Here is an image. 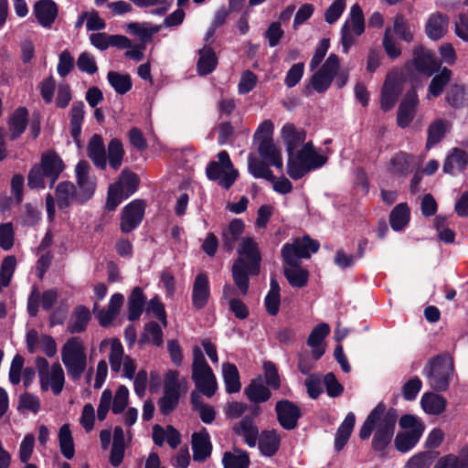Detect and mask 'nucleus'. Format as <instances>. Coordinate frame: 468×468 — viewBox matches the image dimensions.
I'll return each mask as SVG.
<instances>
[{"instance_id": "19", "label": "nucleus", "mask_w": 468, "mask_h": 468, "mask_svg": "<svg viewBox=\"0 0 468 468\" xmlns=\"http://www.w3.org/2000/svg\"><path fill=\"white\" fill-rule=\"evenodd\" d=\"M191 445L195 462H203L210 456L212 444L210 436L206 429L192 434Z\"/></svg>"}, {"instance_id": "3", "label": "nucleus", "mask_w": 468, "mask_h": 468, "mask_svg": "<svg viewBox=\"0 0 468 468\" xmlns=\"http://www.w3.org/2000/svg\"><path fill=\"white\" fill-rule=\"evenodd\" d=\"M327 162V156L316 149L312 142H307L287 159V174L297 180L312 170L322 167Z\"/></svg>"}, {"instance_id": "36", "label": "nucleus", "mask_w": 468, "mask_h": 468, "mask_svg": "<svg viewBox=\"0 0 468 468\" xmlns=\"http://www.w3.org/2000/svg\"><path fill=\"white\" fill-rule=\"evenodd\" d=\"M423 410L431 415H439L445 410L446 399L434 393H425L420 399Z\"/></svg>"}, {"instance_id": "4", "label": "nucleus", "mask_w": 468, "mask_h": 468, "mask_svg": "<svg viewBox=\"0 0 468 468\" xmlns=\"http://www.w3.org/2000/svg\"><path fill=\"white\" fill-rule=\"evenodd\" d=\"M61 361L69 377L79 380L87 368V354L83 341L72 336L66 340L60 351Z\"/></svg>"}, {"instance_id": "26", "label": "nucleus", "mask_w": 468, "mask_h": 468, "mask_svg": "<svg viewBox=\"0 0 468 468\" xmlns=\"http://www.w3.org/2000/svg\"><path fill=\"white\" fill-rule=\"evenodd\" d=\"M330 326L322 323L316 325L311 332L307 345L313 348L312 355L315 360L319 359L324 353V348L322 346L324 339L329 335Z\"/></svg>"}, {"instance_id": "5", "label": "nucleus", "mask_w": 468, "mask_h": 468, "mask_svg": "<svg viewBox=\"0 0 468 468\" xmlns=\"http://www.w3.org/2000/svg\"><path fill=\"white\" fill-rule=\"evenodd\" d=\"M192 379L197 389L208 398L218 389L216 376L198 346L193 347Z\"/></svg>"}, {"instance_id": "53", "label": "nucleus", "mask_w": 468, "mask_h": 468, "mask_svg": "<svg viewBox=\"0 0 468 468\" xmlns=\"http://www.w3.org/2000/svg\"><path fill=\"white\" fill-rule=\"evenodd\" d=\"M410 220V210L406 204L397 205L390 213L389 221L391 228L398 231L402 229Z\"/></svg>"}, {"instance_id": "11", "label": "nucleus", "mask_w": 468, "mask_h": 468, "mask_svg": "<svg viewBox=\"0 0 468 468\" xmlns=\"http://www.w3.org/2000/svg\"><path fill=\"white\" fill-rule=\"evenodd\" d=\"M320 248L317 240L305 235L302 238L292 239L291 243H285L281 250L284 262H300L301 259H309L313 253H315Z\"/></svg>"}, {"instance_id": "64", "label": "nucleus", "mask_w": 468, "mask_h": 468, "mask_svg": "<svg viewBox=\"0 0 468 468\" xmlns=\"http://www.w3.org/2000/svg\"><path fill=\"white\" fill-rule=\"evenodd\" d=\"M433 461L431 452H420L412 456L406 463V468H429Z\"/></svg>"}, {"instance_id": "30", "label": "nucleus", "mask_w": 468, "mask_h": 468, "mask_svg": "<svg viewBox=\"0 0 468 468\" xmlns=\"http://www.w3.org/2000/svg\"><path fill=\"white\" fill-rule=\"evenodd\" d=\"M259 449L265 456H272L280 447L281 436L275 430L264 431L259 437Z\"/></svg>"}, {"instance_id": "55", "label": "nucleus", "mask_w": 468, "mask_h": 468, "mask_svg": "<svg viewBox=\"0 0 468 468\" xmlns=\"http://www.w3.org/2000/svg\"><path fill=\"white\" fill-rule=\"evenodd\" d=\"M114 185H118V188L129 197L137 190L139 178L134 173L124 170Z\"/></svg>"}, {"instance_id": "60", "label": "nucleus", "mask_w": 468, "mask_h": 468, "mask_svg": "<svg viewBox=\"0 0 468 468\" xmlns=\"http://www.w3.org/2000/svg\"><path fill=\"white\" fill-rule=\"evenodd\" d=\"M40 405L37 396L31 393H24L18 400V410L37 414L40 410Z\"/></svg>"}, {"instance_id": "61", "label": "nucleus", "mask_w": 468, "mask_h": 468, "mask_svg": "<svg viewBox=\"0 0 468 468\" xmlns=\"http://www.w3.org/2000/svg\"><path fill=\"white\" fill-rule=\"evenodd\" d=\"M128 31L140 37L143 42H148L152 39L154 34L157 33V27H148L144 24L131 23L127 26Z\"/></svg>"}, {"instance_id": "12", "label": "nucleus", "mask_w": 468, "mask_h": 468, "mask_svg": "<svg viewBox=\"0 0 468 468\" xmlns=\"http://www.w3.org/2000/svg\"><path fill=\"white\" fill-rule=\"evenodd\" d=\"M90 165L86 161H80L75 167L77 182V203L83 204L90 200L96 190V177L90 174Z\"/></svg>"}, {"instance_id": "2", "label": "nucleus", "mask_w": 468, "mask_h": 468, "mask_svg": "<svg viewBox=\"0 0 468 468\" xmlns=\"http://www.w3.org/2000/svg\"><path fill=\"white\" fill-rule=\"evenodd\" d=\"M239 257L232 266V277L241 294L249 291V276L256 275L260 271L261 254L258 245L250 237H243L237 249Z\"/></svg>"}, {"instance_id": "21", "label": "nucleus", "mask_w": 468, "mask_h": 468, "mask_svg": "<svg viewBox=\"0 0 468 468\" xmlns=\"http://www.w3.org/2000/svg\"><path fill=\"white\" fill-rule=\"evenodd\" d=\"M449 17L440 12L430 15L425 24V33L431 40L441 39L447 32Z\"/></svg>"}, {"instance_id": "44", "label": "nucleus", "mask_w": 468, "mask_h": 468, "mask_svg": "<svg viewBox=\"0 0 468 468\" xmlns=\"http://www.w3.org/2000/svg\"><path fill=\"white\" fill-rule=\"evenodd\" d=\"M244 228V222L241 219L236 218L233 219L227 229L223 231L222 239L228 250H233L234 244L243 233Z\"/></svg>"}, {"instance_id": "39", "label": "nucleus", "mask_w": 468, "mask_h": 468, "mask_svg": "<svg viewBox=\"0 0 468 468\" xmlns=\"http://www.w3.org/2000/svg\"><path fill=\"white\" fill-rule=\"evenodd\" d=\"M222 375L226 391L229 394L237 393L241 388L239 374L235 365L224 363L222 365Z\"/></svg>"}, {"instance_id": "17", "label": "nucleus", "mask_w": 468, "mask_h": 468, "mask_svg": "<svg viewBox=\"0 0 468 468\" xmlns=\"http://www.w3.org/2000/svg\"><path fill=\"white\" fill-rule=\"evenodd\" d=\"M281 137L285 145L288 157L305 144L306 132L293 123L287 122L281 129Z\"/></svg>"}, {"instance_id": "18", "label": "nucleus", "mask_w": 468, "mask_h": 468, "mask_svg": "<svg viewBox=\"0 0 468 468\" xmlns=\"http://www.w3.org/2000/svg\"><path fill=\"white\" fill-rule=\"evenodd\" d=\"M418 104L419 98L416 91L411 90L408 92L398 109L397 122L399 127L406 128L410 124L414 119Z\"/></svg>"}, {"instance_id": "47", "label": "nucleus", "mask_w": 468, "mask_h": 468, "mask_svg": "<svg viewBox=\"0 0 468 468\" xmlns=\"http://www.w3.org/2000/svg\"><path fill=\"white\" fill-rule=\"evenodd\" d=\"M83 118L84 103L82 101L74 102L70 111V133L77 143L81 133Z\"/></svg>"}, {"instance_id": "15", "label": "nucleus", "mask_w": 468, "mask_h": 468, "mask_svg": "<svg viewBox=\"0 0 468 468\" xmlns=\"http://www.w3.org/2000/svg\"><path fill=\"white\" fill-rule=\"evenodd\" d=\"M145 205L144 201L135 199L126 205L122 211L120 229L122 233H130L143 220Z\"/></svg>"}, {"instance_id": "33", "label": "nucleus", "mask_w": 468, "mask_h": 468, "mask_svg": "<svg viewBox=\"0 0 468 468\" xmlns=\"http://www.w3.org/2000/svg\"><path fill=\"white\" fill-rule=\"evenodd\" d=\"M76 186L68 181L60 182L56 187V199L59 208H66L75 201L77 202Z\"/></svg>"}, {"instance_id": "23", "label": "nucleus", "mask_w": 468, "mask_h": 468, "mask_svg": "<svg viewBox=\"0 0 468 468\" xmlns=\"http://www.w3.org/2000/svg\"><path fill=\"white\" fill-rule=\"evenodd\" d=\"M401 91V83L397 79L388 76L381 91V109L383 111L392 109Z\"/></svg>"}, {"instance_id": "54", "label": "nucleus", "mask_w": 468, "mask_h": 468, "mask_svg": "<svg viewBox=\"0 0 468 468\" xmlns=\"http://www.w3.org/2000/svg\"><path fill=\"white\" fill-rule=\"evenodd\" d=\"M264 303L269 314L276 315L278 314L280 307V286L274 278L271 279L270 291L265 297Z\"/></svg>"}, {"instance_id": "28", "label": "nucleus", "mask_w": 468, "mask_h": 468, "mask_svg": "<svg viewBox=\"0 0 468 468\" xmlns=\"http://www.w3.org/2000/svg\"><path fill=\"white\" fill-rule=\"evenodd\" d=\"M467 163L466 153L462 149L453 148L444 161L443 171L452 176L457 175L465 169Z\"/></svg>"}, {"instance_id": "20", "label": "nucleus", "mask_w": 468, "mask_h": 468, "mask_svg": "<svg viewBox=\"0 0 468 468\" xmlns=\"http://www.w3.org/2000/svg\"><path fill=\"white\" fill-rule=\"evenodd\" d=\"M258 152L260 156L268 165L275 166L282 170L283 162L281 149L274 144L272 138L261 139L259 142Z\"/></svg>"}, {"instance_id": "29", "label": "nucleus", "mask_w": 468, "mask_h": 468, "mask_svg": "<svg viewBox=\"0 0 468 468\" xmlns=\"http://www.w3.org/2000/svg\"><path fill=\"white\" fill-rule=\"evenodd\" d=\"M45 176L50 179L52 186L63 170V164L59 156L54 153H47L42 155L41 166Z\"/></svg>"}, {"instance_id": "22", "label": "nucleus", "mask_w": 468, "mask_h": 468, "mask_svg": "<svg viewBox=\"0 0 468 468\" xmlns=\"http://www.w3.org/2000/svg\"><path fill=\"white\" fill-rule=\"evenodd\" d=\"M34 15L43 27H50L58 16V6L51 0H39L34 5Z\"/></svg>"}, {"instance_id": "46", "label": "nucleus", "mask_w": 468, "mask_h": 468, "mask_svg": "<svg viewBox=\"0 0 468 468\" xmlns=\"http://www.w3.org/2000/svg\"><path fill=\"white\" fill-rule=\"evenodd\" d=\"M144 296L139 287H135L128 300V318L131 321L137 320L143 313Z\"/></svg>"}, {"instance_id": "43", "label": "nucleus", "mask_w": 468, "mask_h": 468, "mask_svg": "<svg viewBox=\"0 0 468 468\" xmlns=\"http://www.w3.org/2000/svg\"><path fill=\"white\" fill-rule=\"evenodd\" d=\"M413 167V157L406 153L397 154L389 163L388 170L395 176H404Z\"/></svg>"}, {"instance_id": "14", "label": "nucleus", "mask_w": 468, "mask_h": 468, "mask_svg": "<svg viewBox=\"0 0 468 468\" xmlns=\"http://www.w3.org/2000/svg\"><path fill=\"white\" fill-rule=\"evenodd\" d=\"M412 55V64L420 73L430 77L441 68L434 53L420 45L414 47Z\"/></svg>"}, {"instance_id": "34", "label": "nucleus", "mask_w": 468, "mask_h": 468, "mask_svg": "<svg viewBox=\"0 0 468 468\" xmlns=\"http://www.w3.org/2000/svg\"><path fill=\"white\" fill-rule=\"evenodd\" d=\"M452 75L451 69L447 68L441 69L440 72L432 78L428 87L426 98L431 100L439 97L442 93L445 86L450 82Z\"/></svg>"}, {"instance_id": "25", "label": "nucleus", "mask_w": 468, "mask_h": 468, "mask_svg": "<svg viewBox=\"0 0 468 468\" xmlns=\"http://www.w3.org/2000/svg\"><path fill=\"white\" fill-rule=\"evenodd\" d=\"M209 295L208 278L206 274L199 273L193 284L192 303L195 308H203L207 304Z\"/></svg>"}, {"instance_id": "8", "label": "nucleus", "mask_w": 468, "mask_h": 468, "mask_svg": "<svg viewBox=\"0 0 468 468\" xmlns=\"http://www.w3.org/2000/svg\"><path fill=\"white\" fill-rule=\"evenodd\" d=\"M365 31V20L361 7L355 4L340 30L342 51L347 54L356 38Z\"/></svg>"}, {"instance_id": "31", "label": "nucleus", "mask_w": 468, "mask_h": 468, "mask_svg": "<svg viewBox=\"0 0 468 468\" xmlns=\"http://www.w3.org/2000/svg\"><path fill=\"white\" fill-rule=\"evenodd\" d=\"M90 319V314L88 308L80 305L77 306L68 323V332L70 334H77L83 332Z\"/></svg>"}, {"instance_id": "7", "label": "nucleus", "mask_w": 468, "mask_h": 468, "mask_svg": "<svg viewBox=\"0 0 468 468\" xmlns=\"http://www.w3.org/2000/svg\"><path fill=\"white\" fill-rule=\"evenodd\" d=\"M399 423L405 431L397 434L395 446L398 451L407 452L420 441L425 427L417 417L411 414L403 415Z\"/></svg>"}, {"instance_id": "37", "label": "nucleus", "mask_w": 468, "mask_h": 468, "mask_svg": "<svg viewBox=\"0 0 468 468\" xmlns=\"http://www.w3.org/2000/svg\"><path fill=\"white\" fill-rule=\"evenodd\" d=\"M27 110L21 107L18 108L10 117L8 129L11 140L16 139L24 133L27 127Z\"/></svg>"}, {"instance_id": "50", "label": "nucleus", "mask_w": 468, "mask_h": 468, "mask_svg": "<svg viewBox=\"0 0 468 468\" xmlns=\"http://www.w3.org/2000/svg\"><path fill=\"white\" fill-rule=\"evenodd\" d=\"M222 463L224 468H248L250 459L247 452L234 449L233 452H229L224 454Z\"/></svg>"}, {"instance_id": "49", "label": "nucleus", "mask_w": 468, "mask_h": 468, "mask_svg": "<svg viewBox=\"0 0 468 468\" xmlns=\"http://www.w3.org/2000/svg\"><path fill=\"white\" fill-rule=\"evenodd\" d=\"M268 163L258 160L253 154L248 157V169L249 172L255 178H263L266 180H274L272 171L269 168Z\"/></svg>"}, {"instance_id": "48", "label": "nucleus", "mask_w": 468, "mask_h": 468, "mask_svg": "<svg viewBox=\"0 0 468 468\" xmlns=\"http://www.w3.org/2000/svg\"><path fill=\"white\" fill-rule=\"evenodd\" d=\"M217 65V57L212 48L205 47L199 50L197 71L200 75L211 73Z\"/></svg>"}, {"instance_id": "38", "label": "nucleus", "mask_w": 468, "mask_h": 468, "mask_svg": "<svg viewBox=\"0 0 468 468\" xmlns=\"http://www.w3.org/2000/svg\"><path fill=\"white\" fill-rule=\"evenodd\" d=\"M433 468H468V447L463 448L457 455L447 454L441 457Z\"/></svg>"}, {"instance_id": "41", "label": "nucleus", "mask_w": 468, "mask_h": 468, "mask_svg": "<svg viewBox=\"0 0 468 468\" xmlns=\"http://www.w3.org/2000/svg\"><path fill=\"white\" fill-rule=\"evenodd\" d=\"M188 390V381L186 378H179V372L169 370L165 374L164 391L169 393H186Z\"/></svg>"}, {"instance_id": "1", "label": "nucleus", "mask_w": 468, "mask_h": 468, "mask_svg": "<svg viewBox=\"0 0 468 468\" xmlns=\"http://www.w3.org/2000/svg\"><path fill=\"white\" fill-rule=\"evenodd\" d=\"M398 414L396 410H387L384 403H378L368 414L359 431V437L367 440L374 432L372 448L383 452L390 443L394 432Z\"/></svg>"}, {"instance_id": "35", "label": "nucleus", "mask_w": 468, "mask_h": 468, "mask_svg": "<svg viewBox=\"0 0 468 468\" xmlns=\"http://www.w3.org/2000/svg\"><path fill=\"white\" fill-rule=\"evenodd\" d=\"M355 421V414L353 412H349L337 429L335 439V448L336 451H341L347 442L353 431Z\"/></svg>"}, {"instance_id": "32", "label": "nucleus", "mask_w": 468, "mask_h": 468, "mask_svg": "<svg viewBox=\"0 0 468 468\" xmlns=\"http://www.w3.org/2000/svg\"><path fill=\"white\" fill-rule=\"evenodd\" d=\"M244 393L250 401L256 403L265 402L271 396V390L262 383L260 378L253 379L250 385L245 388Z\"/></svg>"}, {"instance_id": "58", "label": "nucleus", "mask_w": 468, "mask_h": 468, "mask_svg": "<svg viewBox=\"0 0 468 468\" xmlns=\"http://www.w3.org/2000/svg\"><path fill=\"white\" fill-rule=\"evenodd\" d=\"M111 350L109 354V362L111 365V368L114 372H120L122 369V365L126 356L124 355L123 346L121 344L120 340L117 338H112L110 341Z\"/></svg>"}, {"instance_id": "6", "label": "nucleus", "mask_w": 468, "mask_h": 468, "mask_svg": "<svg viewBox=\"0 0 468 468\" xmlns=\"http://www.w3.org/2000/svg\"><path fill=\"white\" fill-rule=\"evenodd\" d=\"M35 365L41 391L46 392L50 389L54 395H59L65 385V373L61 365L55 362L49 366L48 361L42 356L36 357Z\"/></svg>"}, {"instance_id": "10", "label": "nucleus", "mask_w": 468, "mask_h": 468, "mask_svg": "<svg viewBox=\"0 0 468 468\" xmlns=\"http://www.w3.org/2000/svg\"><path fill=\"white\" fill-rule=\"evenodd\" d=\"M423 374L433 389L444 390L453 374L452 361L449 357H437L424 367Z\"/></svg>"}, {"instance_id": "51", "label": "nucleus", "mask_w": 468, "mask_h": 468, "mask_svg": "<svg viewBox=\"0 0 468 468\" xmlns=\"http://www.w3.org/2000/svg\"><path fill=\"white\" fill-rule=\"evenodd\" d=\"M124 156V149L120 140L114 138L110 141L107 146V156L110 166L118 170L122 164Z\"/></svg>"}, {"instance_id": "42", "label": "nucleus", "mask_w": 468, "mask_h": 468, "mask_svg": "<svg viewBox=\"0 0 468 468\" xmlns=\"http://www.w3.org/2000/svg\"><path fill=\"white\" fill-rule=\"evenodd\" d=\"M58 445L61 454L66 459H72L75 454V447L72 433L69 424H63L58 434Z\"/></svg>"}, {"instance_id": "16", "label": "nucleus", "mask_w": 468, "mask_h": 468, "mask_svg": "<svg viewBox=\"0 0 468 468\" xmlns=\"http://www.w3.org/2000/svg\"><path fill=\"white\" fill-rule=\"evenodd\" d=\"M275 411L278 422L283 429L288 431L296 428L298 420L302 415L299 407L287 399L279 400L276 403Z\"/></svg>"}, {"instance_id": "56", "label": "nucleus", "mask_w": 468, "mask_h": 468, "mask_svg": "<svg viewBox=\"0 0 468 468\" xmlns=\"http://www.w3.org/2000/svg\"><path fill=\"white\" fill-rule=\"evenodd\" d=\"M393 31L403 41L413 40L414 27L410 25L402 15H396L393 20Z\"/></svg>"}, {"instance_id": "57", "label": "nucleus", "mask_w": 468, "mask_h": 468, "mask_svg": "<svg viewBox=\"0 0 468 468\" xmlns=\"http://www.w3.org/2000/svg\"><path fill=\"white\" fill-rule=\"evenodd\" d=\"M107 79L111 86L119 94H125L132 89V80L128 74H121L116 71H109Z\"/></svg>"}, {"instance_id": "59", "label": "nucleus", "mask_w": 468, "mask_h": 468, "mask_svg": "<svg viewBox=\"0 0 468 468\" xmlns=\"http://www.w3.org/2000/svg\"><path fill=\"white\" fill-rule=\"evenodd\" d=\"M16 266V260L14 256H7L4 259L0 268V292L4 287L9 285Z\"/></svg>"}, {"instance_id": "52", "label": "nucleus", "mask_w": 468, "mask_h": 468, "mask_svg": "<svg viewBox=\"0 0 468 468\" xmlns=\"http://www.w3.org/2000/svg\"><path fill=\"white\" fill-rule=\"evenodd\" d=\"M447 132V123L441 120L437 119L433 121L428 127L427 133V143L426 148L430 149L437 144L445 135Z\"/></svg>"}, {"instance_id": "40", "label": "nucleus", "mask_w": 468, "mask_h": 468, "mask_svg": "<svg viewBox=\"0 0 468 468\" xmlns=\"http://www.w3.org/2000/svg\"><path fill=\"white\" fill-rule=\"evenodd\" d=\"M445 101L449 106L454 109L466 107L468 106V92L463 85H452L446 92Z\"/></svg>"}, {"instance_id": "63", "label": "nucleus", "mask_w": 468, "mask_h": 468, "mask_svg": "<svg viewBox=\"0 0 468 468\" xmlns=\"http://www.w3.org/2000/svg\"><path fill=\"white\" fill-rule=\"evenodd\" d=\"M78 69L85 73L92 75L97 72L98 67L95 58L89 52H82L77 59Z\"/></svg>"}, {"instance_id": "24", "label": "nucleus", "mask_w": 468, "mask_h": 468, "mask_svg": "<svg viewBox=\"0 0 468 468\" xmlns=\"http://www.w3.org/2000/svg\"><path fill=\"white\" fill-rule=\"evenodd\" d=\"M87 153L94 165L101 169L106 168V150L102 137L101 135L94 134L91 136L88 144Z\"/></svg>"}, {"instance_id": "45", "label": "nucleus", "mask_w": 468, "mask_h": 468, "mask_svg": "<svg viewBox=\"0 0 468 468\" xmlns=\"http://www.w3.org/2000/svg\"><path fill=\"white\" fill-rule=\"evenodd\" d=\"M238 432L243 436L250 447H254L259 440V430L250 417H244L238 427Z\"/></svg>"}, {"instance_id": "13", "label": "nucleus", "mask_w": 468, "mask_h": 468, "mask_svg": "<svg viewBox=\"0 0 468 468\" xmlns=\"http://www.w3.org/2000/svg\"><path fill=\"white\" fill-rule=\"evenodd\" d=\"M339 58L335 54H331L322 67L312 78L311 83L317 92H324L330 87L334 78L339 69Z\"/></svg>"}, {"instance_id": "27", "label": "nucleus", "mask_w": 468, "mask_h": 468, "mask_svg": "<svg viewBox=\"0 0 468 468\" xmlns=\"http://www.w3.org/2000/svg\"><path fill=\"white\" fill-rule=\"evenodd\" d=\"M283 273L292 287L302 288L308 282L309 272L300 266V262H284Z\"/></svg>"}, {"instance_id": "9", "label": "nucleus", "mask_w": 468, "mask_h": 468, "mask_svg": "<svg viewBox=\"0 0 468 468\" xmlns=\"http://www.w3.org/2000/svg\"><path fill=\"white\" fill-rule=\"evenodd\" d=\"M208 179L217 181L225 189H229L237 180L239 172L233 167L229 155L226 151L218 154V160L208 164L207 169Z\"/></svg>"}, {"instance_id": "62", "label": "nucleus", "mask_w": 468, "mask_h": 468, "mask_svg": "<svg viewBox=\"0 0 468 468\" xmlns=\"http://www.w3.org/2000/svg\"><path fill=\"white\" fill-rule=\"evenodd\" d=\"M125 198H128V197H126V195L118 188V185L112 184L108 190V196L105 204L106 209L109 211L114 210Z\"/></svg>"}]
</instances>
